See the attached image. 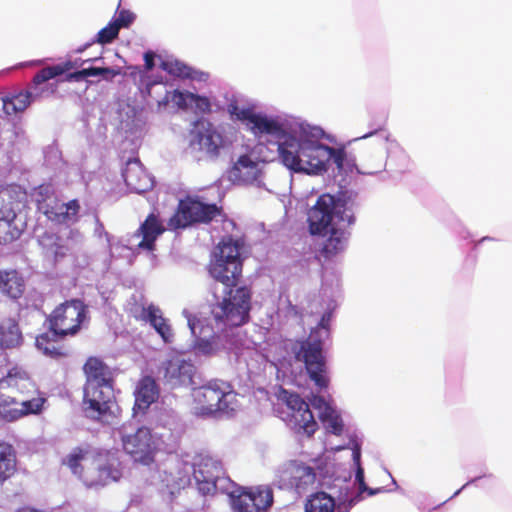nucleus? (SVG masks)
Here are the masks:
<instances>
[{
    "label": "nucleus",
    "mask_w": 512,
    "mask_h": 512,
    "mask_svg": "<svg viewBox=\"0 0 512 512\" xmlns=\"http://www.w3.org/2000/svg\"><path fill=\"white\" fill-rule=\"evenodd\" d=\"M479 480V478H474L473 480L467 482L466 484H464L459 490H457L453 496H457L464 488H466L469 484L471 483H475Z\"/></svg>",
    "instance_id": "obj_52"
},
{
    "label": "nucleus",
    "mask_w": 512,
    "mask_h": 512,
    "mask_svg": "<svg viewBox=\"0 0 512 512\" xmlns=\"http://www.w3.org/2000/svg\"><path fill=\"white\" fill-rule=\"evenodd\" d=\"M355 221L354 215L346 203L330 194H322L307 214L308 228L311 235L329 237L319 250L318 259H332L345 249L348 233L346 228Z\"/></svg>",
    "instance_id": "obj_2"
},
{
    "label": "nucleus",
    "mask_w": 512,
    "mask_h": 512,
    "mask_svg": "<svg viewBox=\"0 0 512 512\" xmlns=\"http://www.w3.org/2000/svg\"><path fill=\"white\" fill-rule=\"evenodd\" d=\"M235 119L244 122L247 129L256 137L270 135L277 139L278 136L284 135L283 123L266 115L255 113L252 108H242Z\"/></svg>",
    "instance_id": "obj_20"
},
{
    "label": "nucleus",
    "mask_w": 512,
    "mask_h": 512,
    "mask_svg": "<svg viewBox=\"0 0 512 512\" xmlns=\"http://www.w3.org/2000/svg\"><path fill=\"white\" fill-rule=\"evenodd\" d=\"M89 76H90L89 68H84L82 70L67 74L66 80L67 81H81L84 78L89 77Z\"/></svg>",
    "instance_id": "obj_47"
},
{
    "label": "nucleus",
    "mask_w": 512,
    "mask_h": 512,
    "mask_svg": "<svg viewBox=\"0 0 512 512\" xmlns=\"http://www.w3.org/2000/svg\"><path fill=\"white\" fill-rule=\"evenodd\" d=\"M329 336L328 328L312 329L307 339L301 343L299 352H323Z\"/></svg>",
    "instance_id": "obj_34"
},
{
    "label": "nucleus",
    "mask_w": 512,
    "mask_h": 512,
    "mask_svg": "<svg viewBox=\"0 0 512 512\" xmlns=\"http://www.w3.org/2000/svg\"><path fill=\"white\" fill-rule=\"evenodd\" d=\"M111 382L86 383L84 388L83 409L87 417L108 422L113 404Z\"/></svg>",
    "instance_id": "obj_15"
},
{
    "label": "nucleus",
    "mask_w": 512,
    "mask_h": 512,
    "mask_svg": "<svg viewBox=\"0 0 512 512\" xmlns=\"http://www.w3.org/2000/svg\"><path fill=\"white\" fill-rule=\"evenodd\" d=\"M192 469L194 480L203 495L212 494L217 490L225 491L228 478L224 477L221 462L209 455H199L192 467H187L185 473L174 475L167 469L158 471V478L162 488H166L170 495H174L187 482L188 473Z\"/></svg>",
    "instance_id": "obj_6"
},
{
    "label": "nucleus",
    "mask_w": 512,
    "mask_h": 512,
    "mask_svg": "<svg viewBox=\"0 0 512 512\" xmlns=\"http://www.w3.org/2000/svg\"><path fill=\"white\" fill-rule=\"evenodd\" d=\"M16 460L11 446L0 443V482L9 478L15 470Z\"/></svg>",
    "instance_id": "obj_35"
},
{
    "label": "nucleus",
    "mask_w": 512,
    "mask_h": 512,
    "mask_svg": "<svg viewBox=\"0 0 512 512\" xmlns=\"http://www.w3.org/2000/svg\"><path fill=\"white\" fill-rule=\"evenodd\" d=\"M87 383L111 382L110 368L97 357H90L84 365Z\"/></svg>",
    "instance_id": "obj_33"
},
{
    "label": "nucleus",
    "mask_w": 512,
    "mask_h": 512,
    "mask_svg": "<svg viewBox=\"0 0 512 512\" xmlns=\"http://www.w3.org/2000/svg\"><path fill=\"white\" fill-rule=\"evenodd\" d=\"M90 76L101 75L104 80L112 81L114 77L121 74V68L113 67H89Z\"/></svg>",
    "instance_id": "obj_41"
},
{
    "label": "nucleus",
    "mask_w": 512,
    "mask_h": 512,
    "mask_svg": "<svg viewBox=\"0 0 512 512\" xmlns=\"http://www.w3.org/2000/svg\"><path fill=\"white\" fill-rule=\"evenodd\" d=\"M136 16L129 10L122 9L118 12L117 16L112 20L116 23L119 29L128 28L135 20Z\"/></svg>",
    "instance_id": "obj_43"
},
{
    "label": "nucleus",
    "mask_w": 512,
    "mask_h": 512,
    "mask_svg": "<svg viewBox=\"0 0 512 512\" xmlns=\"http://www.w3.org/2000/svg\"><path fill=\"white\" fill-rule=\"evenodd\" d=\"M168 427L169 434H172V432L176 429L177 423L175 420V417H170V419L163 424V427Z\"/></svg>",
    "instance_id": "obj_51"
},
{
    "label": "nucleus",
    "mask_w": 512,
    "mask_h": 512,
    "mask_svg": "<svg viewBox=\"0 0 512 512\" xmlns=\"http://www.w3.org/2000/svg\"><path fill=\"white\" fill-rule=\"evenodd\" d=\"M87 306L79 299H71L57 306L49 316L50 330L55 336L75 335L86 318Z\"/></svg>",
    "instance_id": "obj_14"
},
{
    "label": "nucleus",
    "mask_w": 512,
    "mask_h": 512,
    "mask_svg": "<svg viewBox=\"0 0 512 512\" xmlns=\"http://www.w3.org/2000/svg\"><path fill=\"white\" fill-rule=\"evenodd\" d=\"M331 320V314L330 313H325L323 314L321 320H320V323L318 324V326L316 328H328L329 329V322Z\"/></svg>",
    "instance_id": "obj_49"
},
{
    "label": "nucleus",
    "mask_w": 512,
    "mask_h": 512,
    "mask_svg": "<svg viewBox=\"0 0 512 512\" xmlns=\"http://www.w3.org/2000/svg\"><path fill=\"white\" fill-rule=\"evenodd\" d=\"M97 60H99L98 57L89 59V61ZM85 62H88V60H84L81 63H79L77 60H67L57 65L42 68L34 75L29 90L21 91L15 95L3 99L4 112L7 115H14L25 111L32 100L41 97L42 94L48 90L47 86H43V84H45L50 79H54L57 76L63 75L64 73L75 67H78Z\"/></svg>",
    "instance_id": "obj_9"
},
{
    "label": "nucleus",
    "mask_w": 512,
    "mask_h": 512,
    "mask_svg": "<svg viewBox=\"0 0 512 512\" xmlns=\"http://www.w3.org/2000/svg\"><path fill=\"white\" fill-rule=\"evenodd\" d=\"M352 450L353 468L355 470V480L353 483L347 481L346 478L341 480L336 478L333 480V487H340V501L342 504H349L350 509L364 499L363 493L374 496L384 491V488H370L366 485L364 479V469L361 465V443L357 436H350L348 443L343 446L332 447L334 450L341 449Z\"/></svg>",
    "instance_id": "obj_10"
},
{
    "label": "nucleus",
    "mask_w": 512,
    "mask_h": 512,
    "mask_svg": "<svg viewBox=\"0 0 512 512\" xmlns=\"http://www.w3.org/2000/svg\"><path fill=\"white\" fill-rule=\"evenodd\" d=\"M144 311L146 312L145 319L153 326L163 341L171 343L174 336L173 331L167 319L163 317L161 310L151 304Z\"/></svg>",
    "instance_id": "obj_32"
},
{
    "label": "nucleus",
    "mask_w": 512,
    "mask_h": 512,
    "mask_svg": "<svg viewBox=\"0 0 512 512\" xmlns=\"http://www.w3.org/2000/svg\"><path fill=\"white\" fill-rule=\"evenodd\" d=\"M160 68L168 74L183 79H193L194 71L191 67L187 66L178 60H165L160 64Z\"/></svg>",
    "instance_id": "obj_36"
},
{
    "label": "nucleus",
    "mask_w": 512,
    "mask_h": 512,
    "mask_svg": "<svg viewBox=\"0 0 512 512\" xmlns=\"http://www.w3.org/2000/svg\"><path fill=\"white\" fill-rule=\"evenodd\" d=\"M210 276L225 286V296L212 309L217 322L239 327L250 319L252 291L237 287L243 271L239 244L232 237L223 238L215 248L208 265Z\"/></svg>",
    "instance_id": "obj_1"
},
{
    "label": "nucleus",
    "mask_w": 512,
    "mask_h": 512,
    "mask_svg": "<svg viewBox=\"0 0 512 512\" xmlns=\"http://www.w3.org/2000/svg\"><path fill=\"white\" fill-rule=\"evenodd\" d=\"M385 125V121L383 120L379 125L378 127L375 129L374 132L378 131V130H381L383 128V126Z\"/></svg>",
    "instance_id": "obj_56"
},
{
    "label": "nucleus",
    "mask_w": 512,
    "mask_h": 512,
    "mask_svg": "<svg viewBox=\"0 0 512 512\" xmlns=\"http://www.w3.org/2000/svg\"><path fill=\"white\" fill-rule=\"evenodd\" d=\"M127 188L138 194L147 192L153 187V179L138 159L127 161L122 173Z\"/></svg>",
    "instance_id": "obj_23"
},
{
    "label": "nucleus",
    "mask_w": 512,
    "mask_h": 512,
    "mask_svg": "<svg viewBox=\"0 0 512 512\" xmlns=\"http://www.w3.org/2000/svg\"><path fill=\"white\" fill-rule=\"evenodd\" d=\"M188 324H189V326H190V329H191V331H192V334H194V335H195V323H194V322H191V321L189 320Z\"/></svg>",
    "instance_id": "obj_55"
},
{
    "label": "nucleus",
    "mask_w": 512,
    "mask_h": 512,
    "mask_svg": "<svg viewBox=\"0 0 512 512\" xmlns=\"http://www.w3.org/2000/svg\"><path fill=\"white\" fill-rule=\"evenodd\" d=\"M331 160L336 164L339 170L343 169L344 161L346 159V152L343 148H332L330 147Z\"/></svg>",
    "instance_id": "obj_45"
},
{
    "label": "nucleus",
    "mask_w": 512,
    "mask_h": 512,
    "mask_svg": "<svg viewBox=\"0 0 512 512\" xmlns=\"http://www.w3.org/2000/svg\"><path fill=\"white\" fill-rule=\"evenodd\" d=\"M222 208L187 196L178 202L175 213L168 220L171 230L184 229L197 223H209L221 214Z\"/></svg>",
    "instance_id": "obj_13"
},
{
    "label": "nucleus",
    "mask_w": 512,
    "mask_h": 512,
    "mask_svg": "<svg viewBox=\"0 0 512 512\" xmlns=\"http://www.w3.org/2000/svg\"><path fill=\"white\" fill-rule=\"evenodd\" d=\"M45 401L46 399L44 397L32 398L30 400L18 399L17 404H20L21 408L11 406L0 408V415L7 421H15L27 414H37L41 412Z\"/></svg>",
    "instance_id": "obj_30"
},
{
    "label": "nucleus",
    "mask_w": 512,
    "mask_h": 512,
    "mask_svg": "<svg viewBox=\"0 0 512 512\" xmlns=\"http://www.w3.org/2000/svg\"><path fill=\"white\" fill-rule=\"evenodd\" d=\"M328 467L317 462L307 464L299 460H289L275 470L274 483L280 489L294 490L299 495L313 489L316 485L331 487L327 477Z\"/></svg>",
    "instance_id": "obj_8"
},
{
    "label": "nucleus",
    "mask_w": 512,
    "mask_h": 512,
    "mask_svg": "<svg viewBox=\"0 0 512 512\" xmlns=\"http://www.w3.org/2000/svg\"><path fill=\"white\" fill-rule=\"evenodd\" d=\"M120 29L117 27L116 23L111 21L107 26L102 28L97 33L96 42L100 44H108L111 43L114 39L118 37Z\"/></svg>",
    "instance_id": "obj_39"
},
{
    "label": "nucleus",
    "mask_w": 512,
    "mask_h": 512,
    "mask_svg": "<svg viewBox=\"0 0 512 512\" xmlns=\"http://www.w3.org/2000/svg\"><path fill=\"white\" fill-rule=\"evenodd\" d=\"M189 92H181L179 90L168 91L165 97L158 102L159 107H166L169 102H172L178 109L185 110L189 105Z\"/></svg>",
    "instance_id": "obj_38"
},
{
    "label": "nucleus",
    "mask_w": 512,
    "mask_h": 512,
    "mask_svg": "<svg viewBox=\"0 0 512 512\" xmlns=\"http://www.w3.org/2000/svg\"><path fill=\"white\" fill-rule=\"evenodd\" d=\"M275 411L279 417L295 432L311 436L317 429V422L307 404L298 394L281 390Z\"/></svg>",
    "instance_id": "obj_12"
},
{
    "label": "nucleus",
    "mask_w": 512,
    "mask_h": 512,
    "mask_svg": "<svg viewBox=\"0 0 512 512\" xmlns=\"http://www.w3.org/2000/svg\"><path fill=\"white\" fill-rule=\"evenodd\" d=\"M14 220H0V244L11 243L21 236L22 231L16 227Z\"/></svg>",
    "instance_id": "obj_37"
},
{
    "label": "nucleus",
    "mask_w": 512,
    "mask_h": 512,
    "mask_svg": "<svg viewBox=\"0 0 512 512\" xmlns=\"http://www.w3.org/2000/svg\"><path fill=\"white\" fill-rule=\"evenodd\" d=\"M349 504H342L340 493L338 494V504L332 495L325 492H317L308 498L305 504V512H349Z\"/></svg>",
    "instance_id": "obj_27"
},
{
    "label": "nucleus",
    "mask_w": 512,
    "mask_h": 512,
    "mask_svg": "<svg viewBox=\"0 0 512 512\" xmlns=\"http://www.w3.org/2000/svg\"><path fill=\"white\" fill-rule=\"evenodd\" d=\"M242 108H240L237 103H230L228 105V112L231 115V117L236 118L239 111H241Z\"/></svg>",
    "instance_id": "obj_50"
},
{
    "label": "nucleus",
    "mask_w": 512,
    "mask_h": 512,
    "mask_svg": "<svg viewBox=\"0 0 512 512\" xmlns=\"http://www.w3.org/2000/svg\"><path fill=\"white\" fill-rule=\"evenodd\" d=\"M166 231L159 216L150 213L140 224L139 228L133 233L132 237L141 238L137 248L152 252L156 249V240Z\"/></svg>",
    "instance_id": "obj_22"
},
{
    "label": "nucleus",
    "mask_w": 512,
    "mask_h": 512,
    "mask_svg": "<svg viewBox=\"0 0 512 512\" xmlns=\"http://www.w3.org/2000/svg\"><path fill=\"white\" fill-rule=\"evenodd\" d=\"M373 134H374V132H370L369 134L364 135V138L367 136L373 135Z\"/></svg>",
    "instance_id": "obj_57"
},
{
    "label": "nucleus",
    "mask_w": 512,
    "mask_h": 512,
    "mask_svg": "<svg viewBox=\"0 0 512 512\" xmlns=\"http://www.w3.org/2000/svg\"><path fill=\"white\" fill-rule=\"evenodd\" d=\"M23 336L15 320L9 319L0 324V349L12 350L20 348Z\"/></svg>",
    "instance_id": "obj_31"
},
{
    "label": "nucleus",
    "mask_w": 512,
    "mask_h": 512,
    "mask_svg": "<svg viewBox=\"0 0 512 512\" xmlns=\"http://www.w3.org/2000/svg\"><path fill=\"white\" fill-rule=\"evenodd\" d=\"M260 161L253 158V153L240 155L229 170V179L238 185H252L261 181L263 171Z\"/></svg>",
    "instance_id": "obj_21"
},
{
    "label": "nucleus",
    "mask_w": 512,
    "mask_h": 512,
    "mask_svg": "<svg viewBox=\"0 0 512 512\" xmlns=\"http://www.w3.org/2000/svg\"><path fill=\"white\" fill-rule=\"evenodd\" d=\"M63 463L88 488H102L122 477L121 462L115 453L94 449H73Z\"/></svg>",
    "instance_id": "obj_3"
},
{
    "label": "nucleus",
    "mask_w": 512,
    "mask_h": 512,
    "mask_svg": "<svg viewBox=\"0 0 512 512\" xmlns=\"http://www.w3.org/2000/svg\"><path fill=\"white\" fill-rule=\"evenodd\" d=\"M198 142L202 149L209 155L216 157L224 145L222 134L211 123L202 124V129L198 131Z\"/></svg>",
    "instance_id": "obj_29"
},
{
    "label": "nucleus",
    "mask_w": 512,
    "mask_h": 512,
    "mask_svg": "<svg viewBox=\"0 0 512 512\" xmlns=\"http://www.w3.org/2000/svg\"><path fill=\"white\" fill-rule=\"evenodd\" d=\"M256 362L264 365L263 371L275 374L283 382L296 381L304 374L320 389L328 387L326 360L323 354H255Z\"/></svg>",
    "instance_id": "obj_5"
},
{
    "label": "nucleus",
    "mask_w": 512,
    "mask_h": 512,
    "mask_svg": "<svg viewBox=\"0 0 512 512\" xmlns=\"http://www.w3.org/2000/svg\"><path fill=\"white\" fill-rule=\"evenodd\" d=\"M37 209L43 213L50 221L57 224H66L75 221L80 210L77 200H71L67 203L61 202L49 187L40 186L36 194Z\"/></svg>",
    "instance_id": "obj_16"
},
{
    "label": "nucleus",
    "mask_w": 512,
    "mask_h": 512,
    "mask_svg": "<svg viewBox=\"0 0 512 512\" xmlns=\"http://www.w3.org/2000/svg\"><path fill=\"white\" fill-rule=\"evenodd\" d=\"M35 391L36 385L27 371L21 367H13L0 380V408L16 405L19 395H29Z\"/></svg>",
    "instance_id": "obj_18"
},
{
    "label": "nucleus",
    "mask_w": 512,
    "mask_h": 512,
    "mask_svg": "<svg viewBox=\"0 0 512 512\" xmlns=\"http://www.w3.org/2000/svg\"><path fill=\"white\" fill-rule=\"evenodd\" d=\"M247 367H248V374L249 376L251 377L252 375H257L259 372L258 371H255L251 368L250 366V363H247Z\"/></svg>",
    "instance_id": "obj_53"
},
{
    "label": "nucleus",
    "mask_w": 512,
    "mask_h": 512,
    "mask_svg": "<svg viewBox=\"0 0 512 512\" xmlns=\"http://www.w3.org/2000/svg\"><path fill=\"white\" fill-rule=\"evenodd\" d=\"M26 201V192L17 185L0 189V220L16 219L17 210Z\"/></svg>",
    "instance_id": "obj_25"
},
{
    "label": "nucleus",
    "mask_w": 512,
    "mask_h": 512,
    "mask_svg": "<svg viewBox=\"0 0 512 512\" xmlns=\"http://www.w3.org/2000/svg\"><path fill=\"white\" fill-rule=\"evenodd\" d=\"M310 404L318 412L320 420L329 433L340 435L343 432V420L331 402L322 396L313 395Z\"/></svg>",
    "instance_id": "obj_24"
},
{
    "label": "nucleus",
    "mask_w": 512,
    "mask_h": 512,
    "mask_svg": "<svg viewBox=\"0 0 512 512\" xmlns=\"http://www.w3.org/2000/svg\"><path fill=\"white\" fill-rule=\"evenodd\" d=\"M233 512H268L273 504V492L268 486L240 488L230 492Z\"/></svg>",
    "instance_id": "obj_17"
},
{
    "label": "nucleus",
    "mask_w": 512,
    "mask_h": 512,
    "mask_svg": "<svg viewBox=\"0 0 512 512\" xmlns=\"http://www.w3.org/2000/svg\"><path fill=\"white\" fill-rule=\"evenodd\" d=\"M26 289L24 277L16 269L0 270V292L12 299H20Z\"/></svg>",
    "instance_id": "obj_26"
},
{
    "label": "nucleus",
    "mask_w": 512,
    "mask_h": 512,
    "mask_svg": "<svg viewBox=\"0 0 512 512\" xmlns=\"http://www.w3.org/2000/svg\"><path fill=\"white\" fill-rule=\"evenodd\" d=\"M134 410L144 411L159 397V388L155 380L150 376H144L137 384L134 391Z\"/></svg>",
    "instance_id": "obj_28"
},
{
    "label": "nucleus",
    "mask_w": 512,
    "mask_h": 512,
    "mask_svg": "<svg viewBox=\"0 0 512 512\" xmlns=\"http://www.w3.org/2000/svg\"><path fill=\"white\" fill-rule=\"evenodd\" d=\"M283 136L277 137V150L284 166L294 172L321 174L331 160L330 147L301 135L289 133L284 127Z\"/></svg>",
    "instance_id": "obj_4"
},
{
    "label": "nucleus",
    "mask_w": 512,
    "mask_h": 512,
    "mask_svg": "<svg viewBox=\"0 0 512 512\" xmlns=\"http://www.w3.org/2000/svg\"><path fill=\"white\" fill-rule=\"evenodd\" d=\"M189 103H193L195 105V109L197 112L202 114L211 112V103L210 100L206 96H200L194 93H188Z\"/></svg>",
    "instance_id": "obj_40"
},
{
    "label": "nucleus",
    "mask_w": 512,
    "mask_h": 512,
    "mask_svg": "<svg viewBox=\"0 0 512 512\" xmlns=\"http://www.w3.org/2000/svg\"><path fill=\"white\" fill-rule=\"evenodd\" d=\"M89 46H90V43L85 44L84 46H82V47L78 48V49H77V52H78V53H81V52L85 51Z\"/></svg>",
    "instance_id": "obj_54"
},
{
    "label": "nucleus",
    "mask_w": 512,
    "mask_h": 512,
    "mask_svg": "<svg viewBox=\"0 0 512 512\" xmlns=\"http://www.w3.org/2000/svg\"><path fill=\"white\" fill-rule=\"evenodd\" d=\"M193 413L203 418L230 416L240 407L238 395L232 386L223 380L212 379L191 389Z\"/></svg>",
    "instance_id": "obj_7"
},
{
    "label": "nucleus",
    "mask_w": 512,
    "mask_h": 512,
    "mask_svg": "<svg viewBox=\"0 0 512 512\" xmlns=\"http://www.w3.org/2000/svg\"><path fill=\"white\" fill-rule=\"evenodd\" d=\"M175 354L168 360L161 361L157 369V376L171 388L193 386L196 366L190 359Z\"/></svg>",
    "instance_id": "obj_19"
},
{
    "label": "nucleus",
    "mask_w": 512,
    "mask_h": 512,
    "mask_svg": "<svg viewBox=\"0 0 512 512\" xmlns=\"http://www.w3.org/2000/svg\"><path fill=\"white\" fill-rule=\"evenodd\" d=\"M48 342H49V336L47 334H42L36 338V345H37L38 349L43 350V352H45V353L55 352L54 347L50 348L47 346Z\"/></svg>",
    "instance_id": "obj_46"
},
{
    "label": "nucleus",
    "mask_w": 512,
    "mask_h": 512,
    "mask_svg": "<svg viewBox=\"0 0 512 512\" xmlns=\"http://www.w3.org/2000/svg\"><path fill=\"white\" fill-rule=\"evenodd\" d=\"M68 250V246L64 243L62 237L59 236V241H56L51 250L45 252V255L52 257L54 261H59L67 255Z\"/></svg>",
    "instance_id": "obj_42"
},
{
    "label": "nucleus",
    "mask_w": 512,
    "mask_h": 512,
    "mask_svg": "<svg viewBox=\"0 0 512 512\" xmlns=\"http://www.w3.org/2000/svg\"><path fill=\"white\" fill-rule=\"evenodd\" d=\"M119 434L124 451L134 462L143 465H150L154 461L159 439L168 437L166 433L153 434L147 427L133 429L131 425H123Z\"/></svg>",
    "instance_id": "obj_11"
},
{
    "label": "nucleus",
    "mask_w": 512,
    "mask_h": 512,
    "mask_svg": "<svg viewBox=\"0 0 512 512\" xmlns=\"http://www.w3.org/2000/svg\"><path fill=\"white\" fill-rule=\"evenodd\" d=\"M154 58H155V54L152 51H147L144 54L145 69L147 71H150L154 68V66H155Z\"/></svg>",
    "instance_id": "obj_48"
},
{
    "label": "nucleus",
    "mask_w": 512,
    "mask_h": 512,
    "mask_svg": "<svg viewBox=\"0 0 512 512\" xmlns=\"http://www.w3.org/2000/svg\"><path fill=\"white\" fill-rule=\"evenodd\" d=\"M56 241H59V235L48 231L44 232L38 240L39 245L43 249L44 253L48 250H51V247L55 245Z\"/></svg>",
    "instance_id": "obj_44"
}]
</instances>
